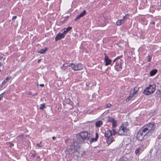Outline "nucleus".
Wrapping results in <instances>:
<instances>
[{
  "label": "nucleus",
  "mask_w": 161,
  "mask_h": 161,
  "mask_svg": "<svg viewBox=\"0 0 161 161\" xmlns=\"http://www.w3.org/2000/svg\"><path fill=\"white\" fill-rule=\"evenodd\" d=\"M128 124L127 122H125L122 124V125H121V127L123 128H126L127 126L128 125Z\"/></svg>",
  "instance_id": "20"
},
{
  "label": "nucleus",
  "mask_w": 161,
  "mask_h": 161,
  "mask_svg": "<svg viewBox=\"0 0 161 161\" xmlns=\"http://www.w3.org/2000/svg\"><path fill=\"white\" fill-rule=\"evenodd\" d=\"M63 66H64L65 67H68V66H67V65H65V64H63Z\"/></svg>",
  "instance_id": "41"
},
{
  "label": "nucleus",
  "mask_w": 161,
  "mask_h": 161,
  "mask_svg": "<svg viewBox=\"0 0 161 161\" xmlns=\"http://www.w3.org/2000/svg\"><path fill=\"white\" fill-rule=\"evenodd\" d=\"M124 136H129L130 134V132L128 129L124 128Z\"/></svg>",
  "instance_id": "13"
},
{
  "label": "nucleus",
  "mask_w": 161,
  "mask_h": 161,
  "mask_svg": "<svg viewBox=\"0 0 161 161\" xmlns=\"http://www.w3.org/2000/svg\"><path fill=\"white\" fill-rule=\"evenodd\" d=\"M10 79V77H7L6 79H4L3 82L2 83V84L1 85V86H3L4 85L6 82L8 81V80Z\"/></svg>",
  "instance_id": "19"
},
{
  "label": "nucleus",
  "mask_w": 161,
  "mask_h": 161,
  "mask_svg": "<svg viewBox=\"0 0 161 161\" xmlns=\"http://www.w3.org/2000/svg\"><path fill=\"white\" fill-rule=\"evenodd\" d=\"M122 56H119V57H117L116 58L114 59V60L113 61V62H114L117 59H118L119 58L122 57Z\"/></svg>",
  "instance_id": "34"
},
{
  "label": "nucleus",
  "mask_w": 161,
  "mask_h": 161,
  "mask_svg": "<svg viewBox=\"0 0 161 161\" xmlns=\"http://www.w3.org/2000/svg\"><path fill=\"white\" fill-rule=\"evenodd\" d=\"M161 92H160V90H159L158 91H157L156 94H157V96L158 97H160L161 96Z\"/></svg>",
  "instance_id": "30"
},
{
  "label": "nucleus",
  "mask_w": 161,
  "mask_h": 161,
  "mask_svg": "<svg viewBox=\"0 0 161 161\" xmlns=\"http://www.w3.org/2000/svg\"><path fill=\"white\" fill-rule=\"evenodd\" d=\"M141 148H137L136 149L135 152L136 155H139L141 153Z\"/></svg>",
  "instance_id": "22"
},
{
  "label": "nucleus",
  "mask_w": 161,
  "mask_h": 161,
  "mask_svg": "<svg viewBox=\"0 0 161 161\" xmlns=\"http://www.w3.org/2000/svg\"><path fill=\"white\" fill-rule=\"evenodd\" d=\"M45 107H46V106H45V104L44 103L42 104H41V105H40V108L42 110V109H44V108H45Z\"/></svg>",
  "instance_id": "27"
},
{
  "label": "nucleus",
  "mask_w": 161,
  "mask_h": 161,
  "mask_svg": "<svg viewBox=\"0 0 161 161\" xmlns=\"http://www.w3.org/2000/svg\"><path fill=\"white\" fill-rule=\"evenodd\" d=\"M157 70L156 69H153L151 70L150 73V76H153L157 72Z\"/></svg>",
  "instance_id": "17"
},
{
  "label": "nucleus",
  "mask_w": 161,
  "mask_h": 161,
  "mask_svg": "<svg viewBox=\"0 0 161 161\" xmlns=\"http://www.w3.org/2000/svg\"><path fill=\"white\" fill-rule=\"evenodd\" d=\"M160 3H161V0Z\"/></svg>",
  "instance_id": "45"
},
{
  "label": "nucleus",
  "mask_w": 161,
  "mask_h": 161,
  "mask_svg": "<svg viewBox=\"0 0 161 161\" xmlns=\"http://www.w3.org/2000/svg\"><path fill=\"white\" fill-rule=\"evenodd\" d=\"M17 18V17L16 16H13L12 18V20H14V19H15Z\"/></svg>",
  "instance_id": "36"
},
{
  "label": "nucleus",
  "mask_w": 161,
  "mask_h": 161,
  "mask_svg": "<svg viewBox=\"0 0 161 161\" xmlns=\"http://www.w3.org/2000/svg\"><path fill=\"white\" fill-rule=\"evenodd\" d=\"M128 14H127L125 15V16H123V18L122 19H124V20H125V19H126L128 18Z\"/></svg>",
  "instance_id": "32"
},
{
  "label": "nucleus",
  "mask_w": 161,
  "mask_h": 161,
  "mask_svg": "<svg viewBox=\"0 0 161 161\" xmlns=\"http://www.w3.org/2000/svg\"><path fill=\"white\" fill-rule=\"evenodd\" d=\"M95 135L96 137L95 138H91L90 142L91 143L96 142L97 141L98 138V134L97 133H96Z\"/></svg>",
  "instance_id": "14"
},
{
  "label": "nucleus",
  "mask_w": 161,
  "mask_h": 161,
  "mask_svg": "<svg viewBox=\"0 0 161 161\" xmlns=\"http://www.w3.org/2000/svg\"><path fill=\"white\" fill-rule=\"evenodd\" d=\"M83 66L81 64H78L74 65V70L75 71L80 70L83 69Z\"/></svg>",
  "instance_id": "8"
},
{
  "label": "nucleus",
  "mask_w": 161,
  "mask_h": 161,
  "mask_svg": "<svg viewBox=\"0 0 161 161\" xmlns=\"http://www.w3.org/2000/svg\"><path fill=\"white\" fill-rule=\"evenodd\" d=\"M64 34L63 33H58L55 38V41H57L62 38H64Z\"/></svg>",
  "instance_id": "9"
},
{
  "label": "nucleus",
  "mask_w": 161,
  "mask_h": 161,
  "mask_svg": "<svg viewBox=\"0 0 161 161\" xmlns=\"http://www.w3.org/2000/svg\"><path fill=\"white\" fill-rule=\"evenodd\" d=\"M111 104L109 103L107 104L106 105V108H109L111 107Z\"/></svg>",
  "instance_id": "33"
},
{
  "label": "nucleus",
  "mask_w": 161,
  "mask_h": 161,
  "mask_svg": "<svg viewBox=\"0 0 161 161\" xmlns=\"http://www.w3.org/2000/svg\"><path fill=\"white\" fill-rule=\"evenodd\" d=\"M147 61L148 62H150L151 61V59L152 58V56L151 55H148L147 57Z\"/></svg>",
  "instance_id": "28"
},
{
  "label": "nucleus",
  "mask_w": 161,
  "mask_h": 161,
  "mask_svg": "<svg viewBox=\"0 0 161 161\" xmlns=\"http://www.w3.org/2000/svg\"><path fill=\"white\" fill-rule=\"evenodd\" d=\"M104 136L107 139V142L108 145L110 144L114 141V138L112 136L111 130H107Z\"/></svg>",
  "instance_id": "4"
},
{
  "label": "nucleus",
  "mask_w": 161,
  "mask_h": 161,
  "mask_svg": "<svg viewBox=\"0 0 161 161\" xmlns=\"http://www.w3.org/2000/svg\"><path fill=\"white\" fill-rule=\"evenodd\" d=\"M90 137V134L89 133L86 131H83L77 135V139L74 142L80 144L85 141H87Z\"/></svg>",
  "instance_id": "3"
},
{
  "label": "nucleus",
  "mask_w": 161,
  "mask_h": 161,
  "mask_svg": "<svg viewBox=\"0 0 161 161\" xmlns=\"http://www.w3.org/2000/svg\"><path fill=\"white\" fill-rule=\"evenodd\" d=\"M108 121L109 122H111L112 124V126L113 127H115L116 126V121L114 118H112L110 117H108Z\"/></svg>",
  "instance_id": "7"
},
{
  "label": "nucleus",
  "mask_w": 161,
  "mask_h": 161,
  "mask_svg": "<svg viewBox=\"0 0 161 161\" xmlns=\"http://www.w3.org/2000/svg\"><path fill=\"white\" fill-rule=\"evenodd\" d=\"M138 89L136 87H135L134 89L133 92V93L134 94H136V92H137Z\"/></svg>",
  "instance_id": "29"
},
{
  "label": "nucleus",
  "mask_w": 161,
  "mask_h": 161,
  "mask_svg": "<svg viewBox=\"0 0 161 161\" xmlns=\"http://www.w3.org/2000/svg\"><path fill=\"white\" fill-rule=\"evenodd\" d=\"M86 10H84L79 15L77 16L76 18L75 19V20L76 21L77 19H80L81 17H82L84 16L86 14Z\"/></svg>",
  "instance_id": "11"
},
{
  "label": "nucleus",
  "mask_w": 161,
  "mask_h": 161,
  "mask_svg": "<svg viewBox=\"0 0 161 161\" xmlns=\"http://www.w3.org/2000/svg\"><path fill=\"white\" fill-rule=\"evenodd\" d=\"M39 86L42 87H43L44 86V84H41L39 85Z\"/></svg>",
  "instance_id": "40"
},
{
  "label": "nucleus",
  "mask_w": 161,
  "mask_h": 161,
  "mask_svg": "<svg viewBox=\"0 0 161 161\" xmlns=\"http://www.w3.org/2000/svg\"><path fill=\"white\" fill-rule=\"evenodd\" d=\"M3 93H4V92L3 93H2L1 94V95H0V96H1V97H3Z\"/></svg>",
  "instance_id": "38"
},
{
  "label": "nucleus",
  "mask_w": 161,
  "mask_h": 161,
  "mask_svg": "<svg viewBox=\"0 0 161 161\" xmlns=\"http://www.w3.org/2000/svg\"><path fill=\"white\" fill-rule=\"evenodd\" d=\"M65 65H67L69 67H70L72 69L74 70L75 64L73 63L65 64Z\"/></svg>",
  "instance_id": "21"
},
{
  "label": "nucleus",
  "mask_w": 161,
  "mask_h": 161,
  "mask_svg": "<svg viewBox=\"0 0 161 161\" xmlns=\"http://www.w3.org/2000/svg\"><path fill=\"white\" fill-rule=\"evenodd\" d=\"M103 124V122L101 121H97L95 123V125L97 127H100Z\"/></svg>",
  "instance_id": "18"
},
{
  "label": "nucleus",
  "mask_w": 161,
  "mask_h": 161,
  "mask_svg": "<svg viewBox=\"0 0 161 161\" xmlns=\"http://www.w3.org/2000/svg\"><path fill=\"white\" fill-rule=\"evenodd\" d=\"M42 142H40L39 144H38V143L36 144L37 146L40 147H42V145L41 144V143H42Z\"/></svg>",
  "instance_id": "35"
},
{
  "label": "nucleus",
  "mask_w": 161,
  "mask_h": 161,
  "mask_svg": "<svg viewBox=\"0 0 161 161\" xmlns=\"http://www.w3.org/2000/svg\"><path fill=\"white\" fill-rule=\"evenodd\" d=\"M72 28L71 27H67V28H65L64 29L62 30V31L63 32V33L64 34V35L66 34L69 31H70Z\"/></svg>",
  "instance_id": "12"
},
{
  "label": "nucleus",
  "mask_w": 161,
  "mask_h": 161,
  "mask_svg": "<svg viewBox=\"0 0 161 161\" xmlns=\"http://www.w3.org/2000/svg\"><path fill=\"white\" fill-rule=\"evenodd\" d=\"M156 127L154 122L150 123L145 125L139 130L137 135L138 140L142 141L150 136L153 132Z\"/></svg>",
  "instance_id": "1"
},
{
  "label": "nucleus",
  "mask_w": 161,
  "mask_h": 161,
  "mask_svg": "<svg viewBox=\"0 0 161 161\" xmlns=\"http://www.w3.org/2000/svg\"><path fill=\"white\" fill-rule=\"evenodd\" d=\"M125 21L124 19L118 20L116 22V25L118 26H119L123 24Z\"/></svg>",
  "instance_id": "16"
},
{
  "label": "nucleus",
  "mask_w": 161,
  "mask_h": 161,
  "mask_svg": "<svg viewBox=\"0 0 161 161\" xmlns=\"http://www.w3.org/2000/svg\"><path fill=\"white\" fill-rule=\"evenodd\" d=\"M111 131L112 136L114 135L117 133V132L114 129H112V130H111Z\"/></svg>",
  "instance_id": "26"
},
{
  "label": "nucleus",
  "mask_w": 161,
  "mask_h": 161,
  "mask_svg": "<svg viewBox=\"0 0 161 161\" xmlns=\"http://www.w3.org/2000/svg\"><path fill=\"white\" fill-rule=\"evenodd\" d=\"M80 144L74 142L73 145L68 147L67 150L70 154L74 153V155L77 157L81 156L83 153L82 151L81 150Z\"/></svg>",
  "instance_id": "2"
},
{
  "label": "nucleus",
  "mask_w": 161,
  "mask_h": 161,
  "mask_svg": "<svg viewBox=\"0 0 161 161\" xmlns=\"http://www.w3.org/2000/svg\"><path fill=\"white\" fill-rule=\"evenodd\" d=\"M119 161H128V159L125 157H122L120 159Z\"/></svg>",
  "instance_id": "24"
},
{
  "label": "nucleus",
  "mask_w": 161,
  "mask_h": 161,
  "mask_svg": "<svg viewBox=\"0 0 161 161\" xmlns=\"http://www.w3.org/2000/svg\"><path fill=\"white\" fill-rule=\"evenodd\" d=\"M124 129L123 128H122L120 127V128L119 129V130L118 131V134L119 135H124Z\"/></svg>",
  "instance_id": "15"
},
{
  "label": "nucleus",
  "mask_w": 161,
  "mask_h": 161,
  "mask_svg": "<svg viewBox=\"0 0 161 161\" xmlns=\"http://www.w3.org/2000/svg\"><path fill=\"white\" fill-rule=\"evenodd\" d=\"M121 59L118 61L116 63V65H115L114 66L115 69L117 71H120V69H122V67L121 64Z\"/></svg>",
  "instance_id": "6"
},
{
  "label": "nucleus",
  "mask_w": 161,
  "mask_h": 161,
  "mask_svg": "<svg viewBox=\"0 0 161 161\" xmlns=\"http://www.w3.org/2000/svg\"><path fill=\"white\" fill-rule=\"evenodd\" d=\"M105 65L107 66L110 64L111 62V60L107 56L105 55Z\"/></svg>",
  "instance_id": "10"
},
{
  "label": "nucleus",
  "mask_w": 161,
  "mask_h": 161,
  "mask_svg": "<svg viewBox=\"0 0 161 161\" xmlns=\"http://www.w3.org/2000/svg\"><path fill=\"white\" fill-rule=\"evenodd\" d=\"M152 24H153V25H154L155 24V22H153V21H152V22L151 23Z\"/></svg>",
  "instance_id": "42"
},
{
  "label": "nucleus",
  "mask_w": 161,
  "mask_h": 161,
  "mask_svg": "<svg viewBox=\"0 0 161 161\" xmlns=\"http://www.w3.org/2000/svg\"><path fill=\"white\" fill-rule=\"evenodd\" d=\"M90 83H86V85L87 86H88L90 85Z\"/></svg>",
  "instance_id": "39"
},
{
  "label": "nucleus",
  "mask_w": 161,
  "mask_h": 161,
  "mask_svg": "<svg viewBox=\"0 0 161 161\" xmlns=\"http://www.w3.org/2000/svg\"><path fill=\"white\" fill-rule=\"evenodd\" d=\"M41 59H39V60H38V63H39V62H40V61H41Z\"/></svg>",
  "instance_id": "44"
},
{
  "label": "nucleus",
  "mask_w": 161,
  "mask_h": 161,
  "mask_svg": "<svg viewBox=\"0 0 161 161\" xmlns=\"http://www.w3.org/2000/svg\"><path fill=\"white\" fill-rule=\"evenodd\" d=\"M55 138V137H54V136H53V137H52V139L53 140Z\"/></svg>",
  "instance_id": "43"
},
{
  "label": "nucleus",
  "mask_w": 161,
  "mask_h": 161,
  "mask_svg": "<svg viewBox=\"0 0 161 161\" xmlns=\"http://www.w3.org/2000/svg\"><path fill=\"white\" fill-rule=\"evenodd\" d=\"M47 49V48H45L44 49H42L40 50V51L39 53H40L41 54L44 53H45Z\"/></svg>",
  "instance_id": "25"
},
{
  "label": "nucleus",
  "mask_w": 161,
  "mask_h": 161,
  "mask_svg": "<svg viewBox=\"0 0 161 161\" xmlns=\"http://www.w3.org/2000/svg\"><path fill=\"white\" fill-rule=\"evenodd\" d=\"M18 137L20 138L21 139H23V136L22 135H20L18 136Z\"/></svg>",
  "instance_id": "37"
},
{
  "label": "nucleus",
  "mask_w": 161,
  "mask_h": 161,
  "mask_svg": "<svg viewBox=\"0 0 161 161\" xmlns=\"http://www.w3.org/2000/svg\"><path fill=\"white\" fill-rule=\"evenodd\" d=\"M135 95V94H134L133 93L131 94H130V95L129 96V97L126 99V101H129L130 99H131Z\"/></svg>",
  "instance_id": "23"
},
{
  "label": "nucleus",
  "mask_w": 161,
  "mask_h": 161,
  "mask_svg": "<svg viewBox=\"0 0 161 161\" xmlns=\"http://www.w3.org/2000/svg\"><path fill=\"white\" fill-rule=\"evenodd\" d=\"M155 86L154 85H150L147 87L144 91L143 93L146 95H150L153 93L155 90Z\"/></svg>",
  "instance_id": "5"
},
{
  "label": "nucleus",
  "mask_w": 161,
  "mask_h": 161,
  "mask_svg": "<svg viewBox=\"0 0 161 161\" xmlns=\"http://www.w3.org/2000/svg\"><path fill=\"white\" fill-rule=\"evenodd\" d=\"M7 145L10 147H12V146H14V144L11 143V142H10L7 143Z\"/></svg>",
  "instance_id": "31"
}]
</instances>
